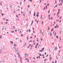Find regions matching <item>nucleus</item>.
I'll return each instance as SVG.
<instances>
[{"label": "nucleus", "instance_id": "nucleus-39", "mask_svg": "<svg viewBox=\"0 0 63 63\" xmlns=\"http://www.w3.org/2000/svg\"><path fill=\"white\" fill-rule=\"evenodd\" d=\"M32 40H31L30 42H32Z\"/></svg>", "mask_w": 63, "mask_h": 63}, {"label": "nucleus", "instance_id": "nucleus-45", "mask_svg": "<svg viewBox=\"0 0 63 63\" xmlns=\"http://www.w3.org/2000/svg\"><path fill=\"white\" fill-rule=\"evenodd\" d=\"M62 18V17H61L60 18V19H61V18Z\"/></svg>", "mask_w": 63, "mask_h": 63}, {"label": "nucleus", "instance_id": "nucleus-14", "mask_svg": "<svg viewBox=\"0 0 63 63\" xmlns=\"http://www.w3.org/2000/svg\"><path fill=\"white\" fill-rule=\"evenodd\" d=\"M28 8H29L30 7V5H28Z\"/></svg>", "mask_w": 63, "mask_h": 63}, {"label": "nucleus", "instance_id": "nucleus-38", "mask_svg": "<svg viewBox=\"0 0 63 63\" xmlns=\"http://www.w3.org/2000/svg\"><path fill=\"white\" fill-rule=\"evenodd\" d=\"M59 11H58V14H59Z\"/></svg>", "mask_w": 63, "mask_h": 63}, {"label": "nucleus", "instance_id": "nucleus-34", "mask_svg": "<svg viewBox=\"0 0 63 63\" xmlns=\"http://www.w3.org/2000/svg\"><path fill=\"white\" fill-rule=\"evenodd\" d=\"M41 33H42V30H41Z\"/></svg>", "mask_w": 63, "mask_h": 63}, {"label": "nucleus", "instance_id": "nucleus-4", "mask_svg": "<svg viewBox=\"0 0 63 63\" xmlns=\"http://www.w3.org/2000/svg\"><path fill=\"white\" fill-rule=\"evenodd\" d=\"M23 15L24 16H25V13H23Z\"/></svg>", "mask_w": 63, "mask_h": 63}, {"label": "nucleus", "instance_id": "nucleus-55", "mask_svg": "<svg viewBox=\"0 0 63 63\" xmlns=\"http://www.w3.org/2000/svg\"><path fill=\"white\" fill-rule=\"evenodd\" d=\"M14 56H15V57H16V55H14Z\"/></svg>", "mask_w": 63, "mask_h": 63}, {"label": "nucleus", "instance_id": "nucleus-57", "mask_svg": "<svg viewBox=\"0 0 63 63\" xmlns=\"http://www.w3.org/2000/svg\"><path fill=\"white\" fill-rule=\"evenodd\" d=\"M42 15L41 16V18H42Z\"/></svg>", "mask_w": 63, "mask_h": 63}, {"label": "nucleus", "instance_id": "nucleus-10", "mask_svg": "<svg viewBox=\"0 0 63 63\" xmlns=\"http://www.w3.org/2000/svg\"><path fill=\"white\" fill-rule=\"evenodd\" d=\"M33 20H32V22L31 23V25H32V23H33Z\"/></svg>", "mask_w": 63, "mask_h": 63}, {"label": "nucleus", "instance_id": "nucleus-56", "mask_svg": "<svg viewBox=\"0 0 63 63\" xmlns=\"http://www.w3.org/2000/svg\"><path fill=\"white\" fill-rule=\"evenodd\" d=\"M13 48H14L13 49H15V48H16V47H14Z\"/></svg>", "mask_w": 63, "mask_h": 63}, {"label": "nucleus", "instance_id": "nucleus-40", "mask_svg": "<svg viewBox=\"0 0 63 63\" xmlns=\"http://www.w3.org/2000/svg\"><path fill=\"white\" fill-rule=\"evenodd\" d=\"M29 1H30V2H32V0H29Z\"/></svg>", "mask_w": 63, "mask_h": 63}, {"label": "nucleus", "instance_id": "nucleus-36", "mask_svg": "<svg viewBox=\"0 0 63 63\" xmlns=\"http://www.w3.org/2000/svg\"><path fill=\"white\" fill-rule=\"evenodd\" d=\"M55 3H56V4L57 2H56V0L55 1Z\"/></svg>", "mask_w": 63, "mask_h": 63}, {"label": "nucleus", "instance_id": "nucleus-52", "mask_svg": "<svg viewBox=\"0 0 63 63\" xmlns=\"http://www.w3.org/2000/svg\"><path fill=\"white\" fill-rule=\"evenodd\" d=\"M49 12H50V10H49V11L48 12V13H49Z\"/></svg>", "mask_w": 63, "mask_h": 63}, {"label": "nucleus", "instance_id": "nucleus-42", "mask_svg": "<svg viewBox=\"0 0 63 63\" xmlns=\"http://www.w3.org/2000/svg\"><path fill=\"white\" fill-rule=\"evenodd\" d=\"M49 57H51V55H49Z\"/></svg>", "mask_w": 63, "mask_h": 63}, {"label": "nucleus", "instance_id": "nucleus-9", "mask_svg": "<svg viewBox=\"0 0 63 63\" xmlns=\"http://www.w3.org/2000/svg\"><path fill=\"white\" fill-rule=\"evenodd\" d=\"M17 53H18V55H19V52H17Z\"/></svg>", "mask_w": 63, "mask_h": 63}, {"label": "nucleus", "instance_id": "nucleus-46", "mask_svg": "<svg viewBox=\"0 0 63 63\" xmlns=\"http://www.w3.org/2000/svg\"><path fill=\"white\" fill-rule=\"evenodd\" d=\"M2 30H4V28H2Z\"/></svg>", "mask_w": 63, "mask_h": 63}, {"label": "nucleus", "instance_id": "nucleus-54", "mask_svg": "<svg viewBox=\"0 0 63 63\" xmlns=\"http://www.w3.org/2000/svg\"><path fill=\"white\" fill-rule=\"evenodd\" d=\"M18 8H20V7L19 6H18Z\"/></svg>", "mask_w": 63, "mask_h": 63}, {"label": "nucleus", "instance_id": "nucleus-1", "mask_svg": "<svg viewBox=\"0 0 63 63\" xmlns=\"http://www.w3.org/2000/svg\"><path fill=\"white\" fill-rule=\"evenodd\" d=\"M53 33L54 34H55V36H56V32H55V31H54L53 32Z\"/></svg>", "mask_w": 63, "mask_h": 63}, {"label": "nucleus", "instance_id": "nucleus-20", "mask_svg": "<svg viewBox=\"0 0 63 63\" xmlns=\"http://www.w3.org/2000/svg\"><path fill=\"white\" fill-rule=\"evenodd\" d=\"M21 37H22L23 36V34H21Z\"/></svg>", "mask_w": 63, "mask_h": 63}, {"label": "nucleus", "instance_id": "nucleus-43", "mask_svg": "<svg viewBox=\"0 0 63 63\" xmlns=\"http://www.w3.org/2000/svg\"><path fill=\"white\" fill-rule=\"evenodd\" d=\"M57 49V48H56V47H55V49Z\"/></svg>", "mask_w": 63, "mask_h": 63}, {"label": "nucleus", "instance_id": "nucleus-13", "mask_svg": "<svg viewBox=\"0 0 63 63\" xmlns=\"http://www.w3.org/2000/svg\"><path fill=\"white\" fill-rule=\"evenodd\" d=\"M10 42L12 43V44H13V42L12 41H10Z\"/></svg>", "mask_w": 63, "mask_h": 63}, {"label": "nucleus", "instance_id": "nucleus-27", "mask_svg": "<svg viewBox=\"0 0 63 63\" xmlns=\"http://www.w3.org/2000/svg\"><path fill=\"white\" fill-rule=\"evenodd\" d=\"M27 54V53H26L25 54V56H26V55Z\"/></svg>", "mask_w": 63, "mask_h": 63}, {"label": "nucleus", "instance_id": "nucleus-37", "mask_svg": "<svg viewBox=\"0 0 63 63\" xmlns=\"http://www.w3.org/2000/svg\"><path fill=\"white\" fill-rule=\"evenodd\" d=\"M56 37L57 38H58V37L57 36H56Z\"/></svg>", "mask_w": 63, "mask_h": 63}, {"label": "nucleus", "instance_id": "nucleus-47", "mask_svg": "<svg viewBox=\"0 0 63 63\" xmlns=\"http://www.w3.org/2000/svg\"><path fill=\"white\" fill-rule=\"evenodd\" d=\"M43 24V21H42V24Z\"/></svg>", "mask_w": 63, "mask_h": 63}, {"label": "nucleus", "instance_id": "nucleus-41", "mask_svg": "<svg viewBox=\"0 0 63 63\" xmlns=\"http://www.w3.org/2000/svg\"><path fill=\"white\" fill-rule=\"evenodd\" d=\"M44 34V33L43 32H42V35H43Z\"/></svg>", "mask_w": 63, "mask_h": 63}, {"label": "nucleus", "instance_id": "nucleus-7", "mask_svg": "<svg viewBox=\"0 0 63 63\" xmlns=\"http://www.w3.org/2000/svg\"><path fill=\"white\" fill-rule=\"evenodd\" d=\"M14 46H15V47H16V44H14Z\"/></svg>", "mask_w": 63, "mask_h": 63}, {"label": "nucleus", "instance_id": "nucleus-21", "mask_svg": "<svg viewBox=\"0 0 63 63\" xmlns=\"http://www.w3.org/2000/svg\"><path fill=\"white\" fill-rule=\"evenodd\" d=\"M6 21H9V20H8V19H7V20H6Z\"/></svg>", "mask_w": 63, "mask_h": 63}, {"label": "nucleus", "instance_id": "nucleus-24", "mask_svg": "<svg viewBox=\"0 0 63 63\" xmlns=\"http://www.w3.org/2000/svg\"><path fill=\"white\" fill-rule=\"evenodd\" d=\"M55 63H57V61H55Z\"/></svg>", "mask_w": 63, "mask_h": 63}, {"label": "nucleus", "instance_id": "nucleus-53", "mask_svg": "<svg viewBox=\"0 0 63 63\" xmlns=\"http://www.w3.org/2000/svg\"><path fill=\"white\" fill-rule=\"evenodd\" d=\"M34 16H35V13H34Z\"/></svg>", "mask_w": 63, "mask_h": 63}, {"label": "nucleus", "instance_id": "nucleus-59", "mask_svg": "<svg viewBox=\"0 0 63 63\" xmlns=\"http://www.w3.org/2000/svg\"><path fill=\"white\" fill-rule=\"evenodd\" d=\"M33 45H35V43H33Z\"/></svg>", "mask_w": 63, "mask_h": 63}, {"label": "nucleus", "instance_id": "nucleus-58", "mask_svg": "<svg viewBox=\"0 0 63 63\" xmlns=\"http://www.w3.org/2000/svg\"><path fill=\"white\" fill-rule=\"evenodd\" d=\"M40 55V56H42V55H41V54H40V55Z\"/></svg>", "mask_w": 63, "mask_h": 63}, {"label": "nucleus", "instance_id": "nucleus-22", "mask_svg": "<svg viewBox=\"0 0 63 63\" xmlns=\"http://www.w3.org/2000/svg\"><path fill=\"white\" fill-rule=\"evenodd\" d=\"M6 19V18H3V20H5V19Z\"/></svg>", "mask_w": 63, "mask_h": 63}, {"label": "nucleus", "instance_id": "nucleus-17", "mask_svg": "<svg viewBox=\"0 0 63 63\" xmlns=\"http://www.w3.org/2000/svg\"><path fill=\"white\" fill-rule=\"evenodd\" d=\"M20 5H21V2H20Z\"/></svg>", "mask_w": 63, "mask_h": 63}, {"label": "nucleus", "instance_id": "nucleus-15", "mask_svg": "<svg viewBox=\"0 0 63 63\" xmlns=\"http://www.w3.org/2000/svg\"><path fill=\"white\" fill-rule=\"evenodd\" d=\"M29 13L30 14H31V11H30Z\"/></svg>", "mask_w": 63, "mask_h": 63}, {"label": "nucleus", "instance_id": "nucleus-32", "mask_svg": "<svg viewBox=\"0 0 63 63\" xmlns=\"http://www.w3.org/2000/svg\"><path fill=\"white\" fill-rule=\"evenodd\" d=\"M44 50V48L42 49V50Z\"/></svg>", "mask_w": 63, "mask_h": 63}, {"label": "nucleus", "instance_id": "nucleus-6", "mask_svg": "<svg viewBox=\"0 0 63 63\" xmlns=\"http://www.w3.org/2000/svg\"><path fill=\"white\" fill-rule=\"evenodd\" d=\"M15 61L16 62V63H17V61L16 60H15Z\"/></svg>", "mask_w": 63, "mask_h": 63}, {"label": "nucleus", "instance_id": "nucleus-23", "mask_svg": "<svg viewBox=\"0 0 63 63\" xmlns=\"http://www.w3.org/2000/svg\"><path fill=\"white\" fill-rule=\"evenodd\" d=\"M39 16L38 15H37V17H38V16Z\"/></svg>", "mask_w": 63, "mask_h": 63}, {"label": "nucleus", "instance_id": "nucleus-29", "mask_svg": "<svg viewBox=\"0 0 63 63\" xmlns=\"http://www.w3.org/2000/svg\"><path fill=\"white\" fill-rule=\"evenodd\" d=\"M41 41H43V39H42V38H41Z\"/></svg>", "mask_w": 63, "mask_h": 63}, {"label": "nucleus", "instance_id": "nucleus-64", "mask_svg": "<svg viewBox=\"0 0 63 63\" xmlns=\"http://www.w3.org/2000/svg\"><path fill=\"white\" fill-rule=\"evenodd\" d=\"M59 53H60V50H59Z\"/></svg>", "mask_w": 63, "mask_h": 63}, {"label": "nucleus", "instance_id": "nucleus-3", "mask_svg": "<svg viewBox=\"0 0 63 63\" xmlns=\"http://www.w3.org/2000/svg\"><path fill=\"white\" fill-rule=\"evenodd\" d=\"M57 25H56L55 26V28H56L57 27Z\"/></svg>", "mask_w": 63, "mask_h": 63}, {"label": "nucleus", "instance_id": "nucleus-35", "mask_svg": "<svg viewBox=\"0 0 63 63\" xmlns=\"http://www.w3.org/2000/svg\"><path fill=\"white\" fill-rule=\"evenodd\" d=\"M61 6H62V2L61 3Z\"/></svg>", "mask_w": 63, "mask_h": 63}, {"label": "nucleus", "instance_id": "nucleus-16", "mask_svg": "<svg viewBox=\"0 0 63 63\" xmlns=\"http://www.w3.org/2000/svg\"><path fill=\"white\" fill-rule=\"evenodd\" d=\"M2 38V36H0V38L1 39Z\"/></svg>", "mask_w": 63, "mask_h": 63}, {"label": "nucleus", "instance_id": "nucleus-5", "mask_svg": "<svg viewBox=\"0 0 63 63\" xmlns=\"http://www.w3.org/2000/svg\"><path fill=\"white\" fill-rule=\"evenodd\" d=\"M38 45H39V43H37L36 46H38Z\"/></svg>", "mask_w": 63, "mask_h": 63}, {"label": "nucleus", "instance_id": "nucleus-44", "mask_svg": "<svg viewBox=\"0 0 63 63\" xmlns=\"http://www.w3.org/2000/svg\"><path fill=\"white\" fill-rule=\"evenodd\" d=\"M14 13H16V11H14Z\"/></svg>", "mask_w": 63, "mask_h": 63}, {"label": "nucleus", "instance_id": "nucleus-33", "mask_svg": "<svg viewBox=\"0 0 63 63\" xmlns=\"http://www.w3.org/2000/svg\"><path fill=\"white\" fill-rule=\"evenodd\" d=\"M57 7V5H56V6H55L54 7V8H55V7Z\"/></svg>", "mask_w": 63, "mask_h": 63}, {"label": "nucleus", "instance_id": "nucleus-26", "mask_svg": "<svg viewBox=\"0 0 63 63\" xmlns=\"http://www.w3.org/2000/svg\"><path fill=\"white\" fill-rule=\"evenodd\" d=\"M53 18L52 17L51 18V19H52Z\"/></svg>", "mask_w": 63, "mask_h": 63}, {"label": "nucleus", "instance_id": "nucleus-30", "mask_svg": "<svg viewBox=\"0 0 63 63\" xmlns=\"http://www.w3.org/2000/svg\"><path fill=\"white\" fill-rule=\"evenodd\" d=\"M18 55L19 57H20V55L19 54Z\"/></svg>", "mask_w": 63, "mask_h": 63}, {"label": "nucleus", "instance_id": "nucleus-63", "mask_svg": "<svg viewBox=\"0 0 63 63\" xmlns=\"http://www.w3.org/2000/svg\"><path fill=\"white\" fill-rule=\"evenodd\" d=\"M35 42V40H33V42Z\"/></svg>", "mask_w": 63, "mask_h": 63}, {"label": "nucleus", "instance_id": "nucleus-12", "mask_svg": "<svg viewBox=\"0 0 63 63\" xmlns=\"http://www.w3.org/2000/svg\"><path fill=\"white\" fill-rule=\"evenodd\" d=\"M40 51L41 52H43V51L42 50H40Z\"/></svg>", "mask_w": 63, "mask_h": 63}, {"label": "nucleus", "instance_id": "nucleus-49", "mask_svg": "<svg viewBox=\"0 0 63 63\" xmlns=\"http://www.w3.org/2000/svg\"><path fill=\"white\" fill-rule=\"evenodd\" d=\"M21 13L22 14H23V12H22V11H21Z\"/></svg>", "mask_w": 63, "mask_h": 63}, {"label": "nucleus", "instance_id": "nucleus-60", "mask_svg": "<svg viewBox=\"0 0 63 63\" xmlns=\"http://www.w3.org/2000/svg\"><path fill=\"white\" fill-rule=\"evenodd\" d=\"M12 6L11 5L10 6V7L12 8Z\"/></svg>", "mask_w": 63, "mask_h": 63}, {"label": "nucleus", "instance_id": "nucleus-8", "mask_svg": "<svg viewBox=\"0 0 63 63\" xmlns=\"http://www.w3.org/2000/svg\"><path fill=\"white\" fill-rule=\"evenodd\" d=\"M15 51H18V50L17 49H16L15 50Z\"/></svg>", "mask_w": 63, "mask_h": 63}, {"label": "nucleus", "instance_id": "nucleus-19", "mask_svg": "<svg viewBox=\"0 0 63 63\" xmlns=\"http://www.w3.org/2000/svg\"><path fill=\"white\" fill-rule=\"evenodd\" d=\"M16 17H18V15H16Z\"/></svg>", "mask_w": 63, "mask_h": 63}, {"label": "nucleus", "instance_id": "nucleus-62", "mask_svg": "<svg viewBox=\"0 0 63 63\" xmlns=\"http://www.w3.org/2000/svg\"><path fill=\"white\" fill-rule=\"evenodd\" d=\"M28 62H29V60H28Z\"/></svg>", "mask_w": 63, "mask_h": 63}, {"label": "nucleus", "instance_id": "nucleus-50", "mask_svg": "<svg viewBox=\"0 0 63 63\" xmlns=\"http://www.w3.org/2000/svg\"><path fill=\"white\" fill-rule=\"evenodd\" d=\"M41 2H42V0H41L40 1V3H41Z\"/></svg>", "mask_w": 63, "mask_h": 63}, {"label": "nucleus", "instance_id": "nucleus-48", "mask_svg": "<svg viewBox=\"0 0 63 63\" xmlns=\"http://www.w3.org/2000/svg\"><path fill=\"white\" fill-rule=\"evenodd\" d=\"M35 48H37V47L36 46H35Z\"/></svg>", "mask_w": 63, "mask_h": 63}, {"label": "nucleus", "instance_id": "nucleus-11", "mask_svg": "<svg viewBox=\"0 0 63 63\" xmlns=\"http://www.w3.org/2000/svg\"><path fill=\"white\" fill-rule=\"evenodd\" d=\"M53 28L51 30V32H52V31H53Z\"/></svg>", "mask_w": 63, "mask_h": 63}, {"label": "nucleus", "instance_id": "nucleus-61", "mask_svg": "<svg viewBox=\"0 0 63 63\" xmlns=\"http://www.w3.org/2000/svg\"><path fill=\"white\" fill-rule=\"evenodd\" d=\"M49 51L50 52V50L49 49Z\"/></svg>", "mask_w": 63, "mask_h": 63}, {"label": "nucleus", "instance_id": "nucleus-51", "mask_svg": "<svg viewBox=\"0 0 63 63\" xmlns=\"http://www.w3.org/2000/svg\"><path fill=\"white\" fill-rule=\"evenodd\" d=\"M20 42L21 43V42H22V40H20Z\"/></svg>", "mask_w": 63, "mask_h": 63}, {"label": "nucleus", "instance_id": "nucleus-31", "mask_svg": "<svg viewBox=\"0 0 63 63\" xmlns=\"http://www.w3.org/2000/svg\"><path fill=\"white\" fill-rule=\"evenodd\" d=\"M48 27V30H49V27Z\"/></svg>", "mask_w": 63, "mask_h": 63}, {"label": "nucleus", "instance_id": "nucleus-2", "mask_svg": "<svg viewBox=\"0 0 63 63\" xmlns=\"http://www.w3.org/2000/svg\"><path fill=\"white\" fill-rule=\"evenodd\" d=\"M26 45H27L26 43H25V44L24 45V47H25V46H26Z\"/></svg>", "mask_w": 63, "mask_h": 63}, {"label": "nucleus", "instance_id": "nucleus-28", "mask_svg": "<svg viewBox=\"0 0 63 63\" xmlns=\"http://www.w3.org/2000/svg\"><path fill=\"white\" fill-rule=\"evenodd\" d=\"M29 31V32H30V31H31V30H30V29Z\"/></svg>", "mask_w": 63, "mask_h": 63}, {"label": "nucleus", "instance_id": "nucleus-25", "mask_svg": "<svg viewBox=\"0 0 63 63\" xmlns=\"http://www.w3.org/2000/svg\"><path fill=\"white\" fill-rule=\"evenodd\" d=\"M61 1H62V3H63V0H61Z\"/></svg>", "mask_w": 63, "mask_h": 63}, {"label": "nucleus", "instance_id": "nucleus-18", "mask_svg": "<svg viewBox=\"0 0 63 63\" xmlns=\"http://www.w3.org/2000/svg\"><path fill=\"white\" fill-rule=\"evenodd\" d=\"M51 59H52V58L50 57V60H51Z\"/></svg>", "mask_w": 63, "mask_h": 63}]
</instances>
